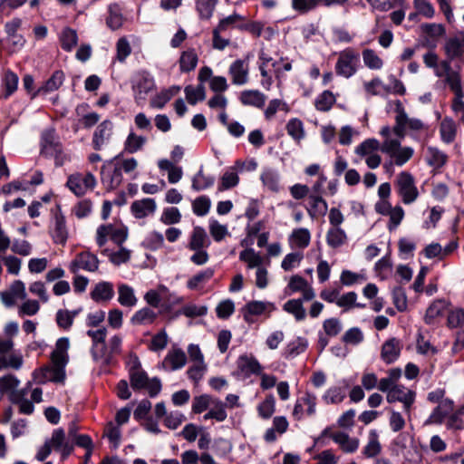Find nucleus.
Wrapping results in <instances>:
<instances>
[{
    "label": "nucleus",
    "mask_w": 464,
    "mask_h": 464,
    "mask_svg": "<svg viewBox=\"0 0 464 464\" xmlns=\"http://www.w3.org/2000/svg\"><path fill=\"white\" fill-rule=\"evenodd\" d=\"M316 411V396L310 392H305L303 397L298 399L293 410V417L295 420H301L304 413L312 416Z\"/></svg>",
    "instance_id": "obj_16"
},
{
    "label": "nucleus",
    "mask_w": 464,
    "mask_h": 464,
    "mask_svg": "<svg viewBox=\"0 0 464 464\" xmlns=\"http://www.w3.org/2000/svg\"><path fill=\"white\" fill-rule=\"evenodd\" d=\"M423 61L428 67L434 69L436 76L444 78L445 83L449 82L450 79H453L460 75L459 72L452 70L450 61L443 60L439 62L438 55L433 52H428L425 53Z\"/></svg>",
    "instance_id": "obj_11"
},
{
    "label": "nucleus",
    "mask_w": 464,
    "mask_h": 464,
    "mask_svg": "<svg viewBox=\"0 0 464 464\" xmlns=\"http://www.w3.org/2000/svg\"><path fill=\"white\" fill-rule=\"evenodd\" d=\"M237 368L245 375L261 374L263 367L253 356L241 355L237 360Z\"/></svg>",
    "instance_id": "obj_28"
},
{
    "label": "nucleus",
    "mask_w": 464,
    "mask_h": 464,
    "mask_svg": "<svg viewBox=\"0 0 464 464\" xmlns=\"http://www.w3.org/2000/svg\"><path fill=\"white\" fill-rule=\"evenodd\" d=\"M209 244L210 242L205 229L201 227H195L189 237L188 248L189 250L205 249Z\"/></svg>",
    "instance_id": "obj_25"
},
{
    "label": "nucleus",
    "mask_w": 464,
    "mask_h": 464,
    "mask_svg": "<svg viewBox=\"0 0 464 464\" xmlns=\"http://www.w3.org/2000/svg\"><path fill=\"white\" fill-rule=\"evenodd\" d=\"M403 344L401 340L396 337L388 338L381 347L380 356L386 364L395 362L401 356Z\"/></svg>",
    "instance_id": "obj_13"
},
{
    "label": "nucleus",
    "mask_w": 464,
    "mask_h": 464,
    "mask_svg": "<svg viewBox=\"0 0 464 464\" xmlns=\"http://www.w3.org/2000/svg\"><path fill=\"white\" fill-rule=\"evenodd\" d=\"M287 288L292 293H302V298L304 301H311L315 296V293L312 285L305 278L299 275H295L290 277Z\"/></svg>",
    "instance_id": "obj_19"
},
{
    "label": "nucleus",
    "mask_w": 464,
    "mask_h": 464,
    "mask_svg": "<svg viewBox=\"0 0 464 464\" xmlns=\"http://www.w3.org/2000/svg\"><path fill=\"white\" fill-rule=\"evenodd\" d=\"M326 242L332 248H338L347 242V235L342 227H330L326 234Z\"/></svg>",
    "instance_id": "obj_35"
},
{
    "label": "nucleus",
    "mask_w": 464,
    "mask_h": 464,
    "mask_svg": "<svg viewBox=\"0 0 464 464\" xmlns=\"http://www.w3.org/2000/svg\"><path fill=\"white\" fill-rule=\"evenodd\" d=\"M157 314L150 308H142L135 313L131 321L136 324H152L156 319Z\"/></svg>",
    "instance_id": "obj_59"
},
{
    "label": "nucleus",
    "mask_w": 464,
    "mask_h": 464,
    "mask_svg": "<svg viewBox=\"0 0 464 464\" xmlns=\"http://www.w3.org/2000/svg\"><path fill=\"white\" fill-rule=\"evenodd\" d=\"M379 149V141L374 139H369L356 147L355 153L361 158H364L366 160L368 157L377 152Z\"/></svg>",
    "instance_id": "obj_46"
},
{
    "label": "nucleus",
    "mask_w": 464,
    "mask_h": 464,
    "mask_svg": "<svg viewBox=\"0 0 464 464\" xmlns=\"http://www.w3.org/2000/svg\"><path fill=\"white\" fill-rule=\"evenodd\" d=\"M303 301H304L303 298L288 300L283 308L285 312L293 314L297 321H302L306 316Z\"/></svg>",
    "instance_id": "obj_42"
},
{
    "label": "nucleus",
    "mask_w": 464,
    "mask_h": 464,
    "mask_svg": "<svg viewBox=\"0 0 464 464\" xmlns=\"http://www.w3.org/2000/svg\"><path fill=\"white\" fill-rule=\"evenodd\" d=\"M157 208L156 202L153 198H143L135 200L130 205V210L136 218H144L152 215Z\"/></svg>",
    "instance_id": "obj_21"
},
{
    "label": "nucleus",
    "mask_w": 464,
    "mask_h": 464,
    "mask_svg": "<svg viewBox=\"0 0 464 464\" xmlns=\"http://www.w3.org/2000/svg\"><path fill=\"white\" fill-rule=\"evenodd\" d=\"M276 411V401L273 395H268L259 403L257 411L263 419H269Z\"/></svg>",
    "instance_id": "obj_57"
},
{
    "label": "nucleus",
    "mask_w": 464,
    "mask_h": 464,
    "mask_svg": "<svg viewBox=\"0 0 464 464\" xmlns=\"http://www.w3.org/2000/svg\"><path fill=\"white\" fill-rule=\"evenodd\" d=\"M180 91L179 86H171L162 90L150 100V106L161 109L165 104Z\"/></svg>",
    "instance_id": "obj_34"
},
{
    "label": "nucleus",
    "mask_w": 464,
    "mask_h": 464,
    "mask_svg": "<svg viewBox=\"0 0 464 464\" xmlns=\"http://www.w3.org/2000/svg\"><path fill=\"white\" fill-rule=\"evenodd\" d=\"M187 362V355L180 348H172L169 351L162 364L164 368L175 371L182 368Z\"/></svg>",
    "instance_id": "obj_24"
},
{
    "label": "nucleus",
    "mask_w": 464,
    "mask_h": 464,
    "mask_svg": "<svg viewBox=\"0 0 464 464\" xmlns=\"http://www.w3.org/2000/svg\"><path fill=\"white\" fill-rule=\"evenodd\" d=\"M278 111L289 112V105L280 99H274L268 102L266 109L265 110V118L267 121H271Z\"/></svg>",
    "instance_id": "obj_50"
},
{
    "label": "nucleus",
    "mask_w": 464,
    "mask_h": 464,
    "mask_svg": "<svg viewBox=\"0 0 464 464\" xmlns=\"http://www.w3.org/2000/svg\"><path fill=\"white\" fill-rule=\"evenodd\" d=\"M304 258V255L302 252H292L287 254L281 263V267L283 270L288 272L293 270L295 266H299L301 261Z\"/></svg>",
    "instance_id": "obj_62"
},
{
    "label": "nucleus",
    "mask_w": 464,
    "mask_h": 464,
    "mask_svg": "<svg viewBox=\"0 0 464 464\" xmlns=\"http://www.w3.org/2000/svg\"><path fill=\"white\" fill-rule=\"evenodd\" d=\"M231 82L235 85H244L248 82L249 63L246 59L234 61L228 69Z\"/></svg>",
    "instance_id": "obj_17"
},
{
    "label": "nucleus",
    "mask_w": 464,
    "mask_h": 464,
    "mask_svg": "<svg viewBox=\"0 0 464 464\" xmlns=\"http://www.w3.org/2000/svg\"><path fill=\"white\" fill-rule=\"evenodd\" d=\"M184 92L188 102L192 105L206 98V90L203 84H198L197 87L188 85L185 87Z\"/></svg>",
    "instance_id": "obj_48"
},
{
    "label": "nucleus",
    "mask_w": 464,
    "mask_h": 464,
    "mask_svg": "<svg viewBox=\"0 0 464 464\" xmlns=\"http://www.w3.org/2000/svg\"><path fill=\"white\" fill-rule=\"evenodd\" d=\"M394 184L404 204H411L417 199L419 191L411 173L407 171L399 173Z\"/></svg>",
    "instance_id": "obj_8"
},
{
    "label": "nucleus",
    "mask_w": 464,
    "mask_h": 464,
    "mask_svg": "<svg viewBox=\"0 0 464 464\" xmlns=\"http://www.w3.org/2000/svg\"><path fill=\"white\" fill-rule=\"evenodd\" d=\"M213 276L214 270L212 268H207L190 277L187 282V285L189 289H198L201 285L210 280Z\"/></svg>",
    "instance_id": "obj_47"
},
{
    "label": "nucleus",
    "mask_w": 464,
    "mask_h": 464,
    "mask_svg": "<svg viewBox=\"0 0 464 464\" xmlns=\"http://www.w3.org/2000/svg\"><path fill=\"white\" fill-rule=\"evenodd\" d=\"M167 292L168 288L166 286L159 285L157 289L148 291L144 295V299L150 305L158 307L162 296L165 295Z\"/></svg>",
    "instance_id": "obj_58"
},
{
    "label": "nucleus",
    "mask_w": 464,
    "mask_h": 464,
    "mask_svg": "<svg viewBox=\"0 0 464 464\" xmlns=\"http://www.w3.org/2000/svg\"><path fill=\"white\" fill-rule=\"evenodd\" d=\"M323 435L328 436L336 444H338L341 450L345 453H353L359 448V440L357 438H352L349 434L343 431L332 432L330 429H325Z\"/></svg>",
    "instance_id": "obj_14"
},
{
    "label": "nucleus",
    "mask_w": 464,
    "mask_h": 464,
    "mask_svg": "<svg viewBox=\"0 0 464 464\" xmlns=\"http://www.w3.org/2000/svg\"><path fill=\"white\" fill-rule=\"evenodd\" d=\"M53 238L56 244L61 245H64L68 238L65 217L62 213L60 207H57V210L54 214V228L53 231Z\"/></svg>",
    "instance_id": "obj_23"
},
{
    "label": "nucleus",
    "mask_w": 464,
    "mask_h": 464,
    "mask_svg": "<svg viewBox=\"0 0 464 464\" xmlns=\"http://www.w3.org/2000/svg\"><path fill=\"white\" fill-rule=\"evenodd\" d=\"M40 310L39 301L34 299H25L24 303L18 307V314L20 316H33Z\"/></svg>",
    "instance_id": "obj_63"
},
{
    "label": "nucleus",
    "mask_w": 464,
    "mask_h": 464,
    "mask_svg": "<svg viewBox=\"0 0 464 464\" xmlns=\"http://www.w3.org/2000/svg\"><path fill=\"white\" fill-rule=\"evenodd\" d=\"M450 90L454 92L455 97L452 100L451 108L457 116L460 117V121H464V102H463V92L461 87V76L459 75L456 78L450 79L447 82Z\"/></svg>",
    "instance_id": "obj_18"
},
{
    "label": "nucleus",
    "mask_w": 464,
    "mask_h": 464,
    "mask_svg": "<svg viewBox=\"0 0 464 464\" xmlns=\"http://www.w3.org/2000/svg\"><path fill=\"white\" fill-rule=\"evenodd\" d=\"M395 125L392 128L393 133L399 138H404L406 130L422 131L426 125L420 119L410 118L405 112L404 107L400 101L395 102Z\"/></svg>",
    "instance_id": "obj_4"
},
{
    "label": "nucleus",
    "mask_w": 464,
    "mask_h": 464,
    "mask_svg": "<svg viewBox=\"0 0 464 464\" xmlns=\"http://www.w3.org/2000/svg\"><path fill=\"white\" fill-rule=\"evenodd\" d=\"M212 403H214V400L208 394L196 396L193 399L191 409L194 413L198 414L208 409Z\"/></svg>",
    "instance_id": "obj_60"
},
{
    "label": "nucleus",
    "mask_w": 464,
    "mask_h": 464,
    "mask_svg": "<svg viewBox=\"0 0 464 464\" xmlns=\"http://www.w3.org/2000/svg\"><path fill=\"white\" fill-rule=\"evenodd\" d=\"M60 42L63 50L71 52L78 43L76 31L71 28H65L61 34Z\"/></svg>",
    "instance_id": "obj_49"
},
{
    "label": "nucleus",
    "mask_w": 464,
    "mask_h": 464,
    "mask_svg": "<svg viewBox=\"0 0 464 464\" xmlns=\"http://www.w3.org/2000/svg\"><path fill=\"white\" fill-rule=\"evenodd\" d=\"M69 340L60 338L55 343V348L51 353V364L45 365L34 373L37 382H63L65 379V365L68 362Z\"/></svg>",
    "instance_id": "obj_1"
},
{
    "label": "nucleus",
    "mask_w": 464,
    "mask_h": 464,
    "mask_svg": "<svg viewBox=\"0 0 464 464\" xmlns=\"http://www.w3.org/2000/svg\"><path fill=\"white\" fill-rule=\"evenodd\" d=\"M128 237V229L122 226H115L112 224H104L97 227L96 230V243L98 246L102 247L111 239L117 246L122 243Z\"/></svg>",
    "instance_id": "obj_5"
},
{
    "label": "nucleus",
    "mask_w": 464,
    "mask_h": 464,
    "mask_svg": "<svg viewBox=\"0 0 464 464\" xmlns=\"http://www.w3.org/2000/svg\"><path fill=\"white\" fill-rule=\"evenodd\" d=\"M288 241L293 248L304 249L311 242V233L307 228H295L290 234Z\"/></svg>",
    "instance_id": "obj_26"
},
{
    "label": "nucleus",
    "mask_w": 464,
    "mask_h": 464,
    "mask_svg": "<svg viewBox=\"0 0 464 464\" xmlns=\"http://www.w3.org/2000/svg\"><path fill=\"white\" fill-rule=\"evenodd\" d=\"M310 208L308 213L312 218L317 216H324L327 212L328 207L326 201L317 194L309 195Z\"/></svg>",
    "instance_id": "obj_36"
},
{
    "label": "nucleus",
    "mask_w": 464,
    "mask_h": 464,
    "mask_svg": "<svg viewBox=\"0 0 464 464\" xmlns=\"http://www.w3.org/2000/svg\"><path fill=\"white\" fill-rule=\"evenodd\" d=\"M211 201L207 196H200L192 201L193 212L197 216H205L208 213Z\"/></svg>",
    "instance_id": "obj_61"
},
{
    "label": "nucleus",
    "mask_w": 464,
    "mask_h": 464,
    "mask_svg": "<svg viewBox=\"0 0 464 464\" xmlns=\"http://www.w3.org/2000/svg\"><path fill=\"white\" fill-rule=\"evenodd\" d=\"M110 164L112 170L107 172V166L103 165L101 169L102 182L109 188H117L123 181L122 173L132 174L138 168V160L132 157L126 158L122 155L116 156Z\"/></svg>",
    "instance_id": "obj_2"
},
{
    "label": "nucleus",
    "mask_w": 464,
    "mask_h": 464,
    "mask_svg": "<svg viewBox=\"0 0 464 464\" xmlns=\"http://www.w3.org/2000/svg\"><path fill=\"white\" fill-rule=\"evenodd\" d=\"M415 399L416 392L402 384H397L392 391H389V394L386 395V401L389 403L401 402L409 418L411 417V411L415 402Z\"/></svg>",
    "instance_id": "obj_10"
},
{
    "label": "nucleus",
    "mask_w": 464,
    "mask_h": 464,
    "mask_svg": "<svg viewBox=\"0 0 464 464\" xmlns=\"http://www.w3.org/2000/svg\"><path fill=\"white\" fill-rule=\"evenodd\" d=\"M381 150L389 155L398 166L405 164L413 155L411 148L401 147L400 140L396 139L384 140Z\"/></svg>",
    "instance_id": "obj_9"
},
{
    "label": "nucleus",
    "mask_w": 464,
    "mask_h": 464,
    "mask_svg": "<svg viewBox=\"0 0 464 464\" xmlns=\"http://www.w3.org/2000/svg\"><path fill=\"white\" fill-rule=\"evenodd\" d=\"M52 450L60 451L63 459L67 458L73 450V445L65 436L63 430L58 429L53 430L52 437L47 440Z\"/></svg>",
    "instance_id": "obj_20"
},
{
    "label": "nucleus",
    "mask_w": 464,
    "mask_h": 464,
    "mask_svg": "<svg viewBox=\"0 0 464 464\" xmlns=\"http://www.w3.org/2000/svg\"><path fill=\"white\" fill-rule=\"evenodd\" d=\"M440 132L444 142H452L457 134V125L455 121L450 118H444L440 122Z\"/></svg>",
    "instance_id": "obj_37"
},
{
    "label": "nucleus",
    "mask_w": 464,
    "mask_h": 464,
    "mask_svg": "<svg viewBox=\"0 0 464 464\" xmlns=\"http://www.w3.org/2000/svg\"><path fill=\"white\" fill-rule=\"evenodd\" d=\"M266 97L258 90H246L240 93L239 101L245 106L262 108L265 105Z\"/></svg>",
    "instance_id": "obj_27"
},
{
    "label": "nucleus",
    "mask_w": 464,
    "mask_h": 464,
    "mask_svg": "<svg viewBox=\"0 0 464 464\" xmlns=\"http://www.w3.org/2000/svg\"><path fill=\"white\" fill-rule=\"evenodd\" d=\"M134 98L138 104H142L150 92L155 89L154 80L148 74H140L132 85Z\"/></svg>",
    "instance_id": "obj_15"
},
{
    "label": "nucleus",
    "mask_w": 464,
    "mask_h": 464,
    "mask_svg": "<svg viewBox=\"0 0 464 464\" xmlns=\"http://www.w3.org/2000/svg\"><path fill=\"white\" fill-rule=\"evenodd\" d=\"M359 53L353 48H346L338 53L335 72L343 78H351L357 72Z\"/></svg>",
    "instance_id": "obj_6"
},
{
    "label": "nucleus",
    "mask_w": 464,
    "mask_h": 464,
    "mask_svg": "<svg viewBox=\"0 0 464 464\" xmlns=\"http://www.w3.org/2000/svg\"><path fill=\"white\" fill-rule=\"evenodd\" d=\"M91 298L97 302H107L114 295L113 285L110 282H100L91 292Z\"/></svg>",
    "instance_id": "obj_29"
},
{
    "label": "nucleus",
    "mask_w": 464,
    "mask_h": 464,
    "mask_svg": "<svg viewBox=\"0 0 464 464\" xmlns=\"http://www.w3.org/2000/svg\"><path fill=\"white\" fill-rule=\"evenodd\" d=\"M286 131L289 136H291L294 140L299 141L304 136V129L303 122L296 118L291 119L286 126Z\"/></svg>",
    "instance_id": "obj_55"
},
{
    "label": "nucleus",
    "mask_w": 464,
    "mask_h": 464,
    "mask_svg": "<svg viewBox=\"0 0 464 464\" xmlns=\"http://www.w3.org/2000/svg\"><path fill=\"white\" fill-rule=\"evenodd\" d=\"M19 24V21H17L7 24L8 37L6 40V48L10 53L21 50L25 44V39L21 34H17Z\"/></svg>",
    "instance_id": "obj_22"
},
{
    "label": "nucleus",
    "mask_w": 464,
    "mask_h": 464,
    "mask_svg": "<svg viewBox=\"0 0 464 464\" xmlns=\"http://www.w3.org/2000/svg\"><path fill=\"white\" fill-rule=\"evenodd\" d=\"M123 17L121 14L120 7L117 4L109 6V16L107 18V24L112 30H117L121 27Z\"/></svg>",
    "instance_id": "obj_53"
},
{
    "label": "nucleus",
    "mask_w": 464,
    "mask_h": 464,
    "mask_svg": "<svg viewBox=\"0 0 464 464\" xmlns=\"http://www.w3.org/2000/svg\"><path fill=\"white\" fill-rule=\"evenodd\" d=\"M447 308L448 303L446 301L441 299L434 301L426 311L425 322L432 324L436 318L443 315Z\"/></svg>",
    "instance_id": "obj_40"
},
{
    "label": "nucleus",
    "mask_w": 464,
    "mask_h": 464,
    "mask_svg": "<svg viewBox=\"0 0 464 464\" xmlns=\"http://www.w3.org/2000/svg\"><path fill=\"white\" fill-rule=\"evenodd\" d=\"M364 65L371 70H381L383 67V60L376 51L366 48L362 53Z\"/></svg>",
    "instance_id": "obj_39"
},
{
    "label": "nucleus",
    "mask_w": 464,
    "mask_h": 464,
    "mask_svg": "<svg viewBox=\"0 0 464 464\" xmlns=\"http://www.w3.org/2000/svg\"><path fill=\"white\" fill-rule=\"evenodd\" d=\"M130 384L133 389H142L149 381L146 373L140 369V365L131 367L130 371Z\"/></svg>",
    "instance_id": "obj_51"
},
{
    "label": "nucleus",
    "mask_w": 464,
    "mask_h": 464,
    "mask_svg": "<svg viewBox=\"0 0 464 464\" xmlns=\"http://www.w3.org/2000/svg\"><path fill=\"white\" fill-rule=\"evenodd\" d=\"M267 304L262 301L248 302L243 308L244 320L248 324L255 322V316L261 315L266 310Z\"/></svg>",
    "instance_id": "obj_30"
},
{
    "label": "nucleus",
    "mask_w": 464,
    "mask_h": 464,
    "mask_svg": "<svg viewBox=\"0 0 464 464\" xmlns=\"http://www.w3.org/2000/svg\"><path fill=\"white\" fill-rule=\"evenodd\" d=\"M447 325L450 328H464V309L451 310L448 314Z\"/></svg>",
    "instance_id": "obj_64"
},
{
    "label": "nucleus",
    "mask_w": 464,
    "mask_h": 464,
    "mask_svg": "<svg viewBox=\"0 0 464 464\" xmlns=\"http://www.w3.org/2000/svg\"><path fill=\"white\" fill-rule=\"evenodd\" d=\"M64 80V74L62 71H55L51 78H49L44 84L38 89V93H47L54 92L60 88Z\"/></svg>",
    "instance_id": "obj_44"
},
{
    "label": "nucleus",
    "mask_w": 464,
    "mask_h": 464,
    "mask_svg": "<svg viewBox=\"0 0 464 464\" xmlns=\"http://www.w3.org/2000/svg\"><path fill=\"white\" fill-rule=\"evenodd\" d=\"M99 264L100 261L94 254L89 251H82L78 253L72 260L69 269L74 275L78 274L80 270L93 273L98 270Z\"/></svg>",
    "instance_id": "obj_12"
},
{
    "label": "nucleus",
    "mask_w": 464,
    "mask_h": 464,
    "mask_svg": "<svg viewBox=\"0 0 464 464\" xmlns=\"http://www.w3.org/2000/svg\"><path fill=\"white\" fill-rule=\"evenodd\" d=\"M146 140L145 137L131 131L124 141V150L129 154H134L143 148Z\"/></svg>",
    "instance_id": "obj_41"
},
{
    "label": "nucleus",
    "mask_w": 464,
    "mask_h": 464,
    "mask_svg": "<svg viewBox=\"0 0 464 464\" xmlns=\"http://www.w3.org/2000/svg\"><path fill=\"white\" fill-rule=\"evenodd\" d=\"M119 303L124 306H133L137 303V298L134 295L133 289L126 285L119 286Z\"/></svg>",
    "instance_id": "obj_52"
},
{
    "label": "nucleus",
    "mask_w": 464,
    "mask_h": 464,
    "mask_svg": "<svg viewBox=\"0 0 464 464\" xmlns=\"http://www.w3.org/2000/svg\"><path fill=\"white\" fill-rule=\"evenodd\" d=\"M426 160L430 167L440 169L445 165L447 155L436 148L428 147L426 150Z\"/></svg>",
    "instance_id": "obj_43"
},
{
    "label": "nucleus",
    "mask_w": 464,
    "mask_h": 464,
    "mask_svg": "<svg viewBox=\"0 0 464 464\" xmlns=\"http://www.w3.org/2000/svg\"><path fill=\"white\" fill-rule=\"evenodd\" d=\"M382 446L375 431L370 433L369 441L363 449V454L367 458L376 457L381 453Z\"/></svg>",
    "instance_id": "obj_54"
},
{
    "label": "nucleus",
    "mask_w": 464,
    "mask_h": 464,
    "mask_svg": "<svg viewBox=\"0 0 464 464\" xmlns=\"http://www.w3.org/2000/svg\"><path fill=\"white\" fill-rule=\"evenodd\" d=\"M239 260L246 264V269L255 270L254 284L259 289H264L269 285L268 266L269 257H264L261 253L248 247L239 254Z\"/></svg>",
    "instance_id": "obj_3"
},
{
    "label": "nucleus",
    "mask_w": 464,
    "mask_h": 464,
    "mask_svg": "<svg viewBox=\"0 0 464 464\" xmlns=\"http://www.w3.org/2000/svg\"><path fill=\"white\" fill-rule=\"evenodd\" d=\"M444 50L448 57L447 61H450V63L464 53L463 44L459 38L449 39L445 44Z\"/></svg>",
    "instance_id": "obj_45"
},
{
    "label": "nucleus",
    "mask_w": 464,
    "mask_h": 464,
    "mask_svg": "<svg viewBox=\"0 0 464 464\" xmlns=\"http://www.w3.org/2000/svg\"><path fill=\"white\" fill-rule=\"evenodd\" d=\"M289 423L285 417L276 416L273 419V427L265 433V440L267 442H273L276 440V433L279 435L286 432Z\"/></svg>",
    "instance_id": "obj_31"
},
{
    "label": "nucleus",
    "mask_w": 464,
    "mask_h": 464,
    "mask_svg": "<svg viewBox=\"0 0 464 464\" xmlns=\"http://www.w3.org/2000/svg\"><path fill=\"white\" fill-rule=\"evenodd\" d=\"M336 102V95L331 91H324L314 101V107L320 111H328Z\"/></svg>",
    "instance_id": "obj_38"
},
{
    "label": "nucleus",
    "mask_w": 464,
    "mask_h": 464,
    "mask_svg": "<svg viewBox=\"0 0 464 464\" xmlns=\"http://www.w3.org/2000/svg\"><path fill=\"white\" fill-rule=\"evenodd\" d=\"M111 126V121H105L97 127L92 139L93 148L96 150H100L104 142L110 139Z\"/></svg>",
    "instance_id": "obj_32"
},
{
    "label": "nucleus",
    "mask_w": 464,
    "mask_h": 464,
    "mask_svg": "<svg viewBox=\"0 0 464 464\" xmlns=\"http://www.w3.org/2000/svg\"><path fill=\"white\" fill-rule=\"evenodd\" d=\"M198 56L193 48L183 51L180 54L179 63L182 72H189L193 71L198 64Z\"/></svg>",
    "instance_id": "obj_33"
},
{
    "label": "nucleus",
    "mask_w": 464,
    "mask_h": 464,
    "mask_svg": "<svg viewBox=\"0 0 464 464\" xmlns=\"http://www.w3.org/2000/svg\"><path fill=\"white\" fill-rule=\"evenodd\" d=\"M97 181L91 172H75L71 174L66 182V187L77 197L84 196L89 190L96 187Z\"/></svg>",
    "instance_id": "obj_7"
},
{
    "label": "nucleus",
    "mask_w": 464,
    "mask_h": 464,
    "mask_svg": "<svg viewBox=\"0 0 464 464\" xmlns=\"http://www.w3.org/2000/svg\"><path fill=\"white\" fill-rule=\"evenodd\" d=\"M452 410V402L450 401H441L430 417V422L440 423L448 413Z\"/></svg>",
    "instance_id": "obj_56"
}]
</instances>
